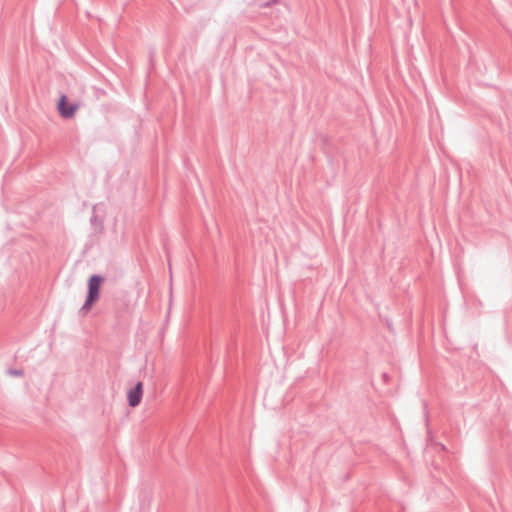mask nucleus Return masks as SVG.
<instances>
[{
  "label": "nucleus",
  "instance_id": "obj_1",
  "mask_svg": "<svg viewBox=\"0 0 512 512\" xmlns=\"http://www.w3.org/2000/svg\"><path fill=\"white\" fill-rule=\"evenodd\" d=\"M104 281V278L98 275H93L88 280V295L85 301V304L82 307V310L88 312L94 302H96L99 298L100 288Z\"/></svg>",
  "mask_w": 512,
  "mask_h": 512
},
{
  "label": "nucleus",
  "instance_id": "obj_2",
  "mask_svg": "<svg viewBox=\"0 0 512 512\" xmlns=\"http://www.w3.org/2000/svg\"><path fill=\"white\" fill-rule=\"evenodd\" d=\"M80 104L71 101L68 96L62 94L59 96L56 104L58 114L64 119H72L77 114Z\"/></svg>",
  "mask_w": 512,
  "mask_h": 512
},
{
  "label": "nucleus",
  "instance_id": "obj_3",
  "mask_svg": "<svg viewBox=\"0 0 512 512\" xmlns=\"http://www.w3.org/2000/svg\"><path fill=\"white\" fill-rule=\"evenodd\" d=\"M143 396V383L138 382L134 388L127 391V400L130 407H137Z\"/></svg>",
  "mask_w": 512,
  "mask_h": 512
},
{
  "label": "nucleus",
  "instance_id": "obj_4",
  "mask_svg": "<svg viewBox=\"0 0 512 512\" xmlns=\"http://www.w3.org/2000/svg\"><path fill=\"white\" fill-rule=\"evenodd\" d=\"M10 374L15 377H19V376L23 375V372L21 370H13V371H10Z\"/></svg>",
  "mask_w": 512,
  "mask_h": 512
}]
</instances>
